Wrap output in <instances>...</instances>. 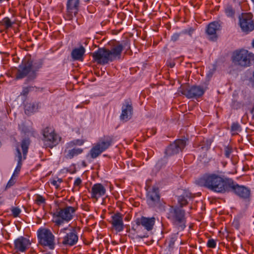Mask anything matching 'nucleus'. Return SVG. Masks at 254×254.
I'll use <instances>...</instances> for the list:
<instances>
[{
    "instance_id": "12",
    "label": "nucleus",
    "mask_w": 254,
    "mask_h": 254,
    "mask_svg": "<svg viewBox=\"0 0 254 254\" xmlns=\"http://www.w3.org/2000/svg\"><path fill=\"white\" fill-rule=\"evenodd\" d=\"M43 142L47 147L52 148L58 145L61 140V137L56 132L53 127H47L42 131Z\"/></svg>"
},
{
    "instance_id": "39",
    "label": "nucleus",
    "mask_w": 254,
    "mask_h": 254,
    "mask_svg": "<svg viewBox=\"0 0 254 254\" xmlns=\"http://www.w3.org/2000/svg\"><path fill=\"white\" fill-rule=\"evenodd\" d=\"M82 184V180L80 178H77L75 179L73 185L74 187L75 188L76 187H78L79 188L81 187Z\"/></svg>"
},
{
    "instance_id": "42",
    "label": "nucleus",
    "mask_w": 254,
    "mask_h": 254,
    "mask_svg": "<svg viewBox=\"0 0 254 254\" xmlns=\"http://www.w3.org/2000/svg\"><path fill=\"white\" fill-rule=\"evenodd\" d=\"M180 34L179 33H174L171 37V40L173 42L177 41L180 37Z\"/></svg>"
},
{
    "instance_id": "40",
    "label": "nucleus",
    "mask_w": 254,
    "mask_h": 254,
    "mask_svg": "<svg viewBox=\"0 0 254 254\" xmlns=\"http://www.w3.org/2000/svg\"><path fill=\"white\" fill-rule=\"evenodd\" d=\"M176 240V238L175 236L172 237L170 238L168 242V246L170 248H172L173 247Z\"/></svg>"
},
{
    "instance_id": "32",
    "label": "nucleus",
    "mask_w": 254,
    "mask_h": 254,
    "mask_svg": "<svg viewBox=\"0 0 254 254\" xmlns=\"http://www.w3.org/2000/svg\"><path fill=\"white\" fill-rule=\"evenodd\" d=\"M225 13L227 16L232 17L235 15V10L232 5H228L225 8Z\"/></svg>"
},
{
    "instance_id": "23",
    "label": "nucleus",
    "mask_w": 254,
    "mask_h": 254,
    "mask_svg": "<svg viewBox=\"0 0 254 254\" xmlns=\"http://www.w3.org/2000/svg\"><path fill=\"white\" fill-rule=\"evenodd\" d=\"M83 152V149L81 148L76 147H68L66 143V147L64 150L65 153V157L66 159H71L75 156L81 154Z\"/></svg>"
},
{
    "instance_id": "29",
    "label": "nucleus",
    "mask_w": 254,
    "mask_h": 254,
    "mask_svg": "<svg viewBox=\"0 0 254 254\" xmlns=\"http://www.w3.org/2000/svg\"><path fill=\"white\" fill-rule=\"evenodd\" d=\"M15 22L10 20L9 17H5L0 21L1 25L3 26L5 29H8L12 27V25L15 24Z\"/></svg>"
},
{
    "instance_id": "44",
    "label": "nucleus",
    "mask_w": 254,
    "mask_h": 254,
    "mask_svg": "<svg viewBox=\"0 0 254 254\" xmlns=\"http://www.w3.org/2000/svg\"><path fill=\"white\" fill-rule=\"evenodd\" d=\"M251 113L252 114V118H253V119L254 120V107L253 108V109L251 111Z\"/></svg>"
},
{
    "instance_id": "8",
    "label": "nucleus",
    "mask_w": 254,
    "mask_h": 254,
    "mask_svg": "<svg viewBox=\"0 0 254 254\" xmlns=\"http://www.w3.org/2000/svg\"><path fill=\"white\" fill-rule=\"evenodd\" d=\"M77 230L79 228L76 227L69 226L61 229L59 235H62V244L64 246L71 247L76 245L78 241Z\"/></svg>"
},
{
    "instance_id": "11",
    "label": "nucleus",
    "mask_w": 254,
    "mask_h": 254,
    "mask_svg": "<svg viewBox=\"0 0 254 254\" xmlns=\"http://www.w3.org/2000/svg\"><path fill=\"white\" fill-rule=\"evenodd\" d=\"M37 234L38 243L40 245L50 250L55 249V237L50 229L40 228Z\"/></svg>"
},
{
    "instance_id": "30",
    "label": "nucleus",
    "mask_w": 254,
    "mask_h": 254,
    "mask_svg": "<svg viewBox=\"0 0 254 254\" xmlns=\"http://www.w3.org/2000/svg\"><path fill=\"white\" fill-rule=\"evenodd\" d=\"M84 142L85 141L83 139H77L70 141L67 143V144L68 147H75L76 145L81 146Z\"/></svg>"
},
{
    "instance_id": "31",
    "label": "nucleus",
    "mask_w": 254,
    "mask_h": 254,
    "mask_svg": "<svg viewBox=\"0 0 254 254\" xmlns=\"http://www.w3.org/2000/svg\"><path fill=\"white\" fill-rule=\"evenodd\" d=\"M34 202L38 206L46 204V199L41 195L37 194L35 195Z\"/></svg>"
},
{
    "instance_id": "21",
    "label": "nucleus",
    "mask_w": 254,
    "mask_h": 254,
    "mask_svg": "<svg viewBox=\"0 0 254 254\" xmlns=\"http://www.w3.org/2000/svg\"><path fill=\"white\" fill-rule=\"evenodd\" d=\"M13 245L16 253H24L29 248L31 242L29 239L21 236L14 240Z\"/></svg>"
},
{
    "instance_id": "1",
    "label": "nucleus",
    "mask_w": 254,
    "mask_h": 254,
    "mask_svg": "<svg viewBox=\"0 0 254 254\" xmlns=\"http://www.w3.org/2000/svg\"><path fill=\"white\" fill-rule=\"evenodd\" d=\"M124 48H126L127 50L130 49L128 41L124 42L122 44L118 43L113 46L111 50L105 48H99L92 53V57L98 64L104 65L110 62L120 59Z\"/></svg>"
},
{
    "instance_id": "14",
    "label": "nucleus",
    "mask_w": 254,
    "mask_h": 254,
    "mask_svg": "<svg viewBox=\"0 0 254 254\" xmlns=\"http://www.w3.org/2000/svg\"><path fill=\"white\" fill-rule=\"evenodd\" d=\"M239 25L246 34L252 32L254 30L253 14L251 12L242 13L239 17Z\"/></svg>"
},
{
    "instance_id": "17",
    "label": "nucleus",
    "mask_w": 254,
    "mask_h": 254,
    "mask_svg": "<svg viewBox=\"0 0 254 254\" xmlns=\"http://www.w3.org/2000/svg\"><path fill=\"white\" fill-rule=\"evenodd\" d=\"M133 114V107L132 102L130 99L126 100L122 105V113L120 119L124 122L129 120Z\"/></svg>"
},
{
    "instance_id": "18",
    "label": "nucleus",
    "mask_w": 254,
    "mask_h": 254,
    "mask_svg": "<svg viewBox=\"0 0 254 254\" xmlns=\"http://www.w3.org/2000/svg\"><path fill=\"white\" fill-rule=\"evenodd\" d=\"M79 0H67L66 17L67 20H71L73 17L76 16L79 11Z\"/></svg>"
},
{
    "instance_id": "46",
    "label": "nucleus",
    "mask_w": 254,
    "mask_h": 254,
    "mask_svg": "<svg viewBox=\"0 0 254 254\" xmlns=\"http://www.w3.org/2000/svg\"><path fill=\"white\" fill-rule=\"evenodd\" d=\"M252 46L253 48H254V39L253 40L252 42Z\"/></svg>"
},
{
    "instance_id": "27",
    "label": "nucleus",
    "mask_w": 254,
    "mask_h": 254,
    "mask_svg": "<svg viewBox=\"0 0 254 254\" xmlns=\"http://www.w3.org/2000/svg\"><path fill=\"white\" fill-rule=\"evenodd\" d=\"M17 151V156L18 157V160H17V165L15 169V170L12 174L13 177H17L19 174V172L20 171L21 166L22 165V156L21 155V153L20 152V149L18 148H17L16 149Z\"/></svg>"
},
{
    "instance_id": "7",
    "label": "nucleus",
    "mask_w": 254,
    "mask_h": 254,
    "mask_svg": "<svg viewBox=\"0 0 254 254\" xmlns=\"http://www.w3.org/2000/svg\"><path fill=\"white\" fill-rule=\"evenodd\" d=\"M76 210V207L70 206L59 208L54 213V222L58 226L68 223L73 219Z\"/></svg>"
},
{
    "instance_id": "34",
    "label": "nucleus",
    "mask_w": 254,
    "mask_h": 254,
    "mask_svg": "<svg viewBox=\"0 0 254 254\" xmlns=\"http://www.w3.org/2000/svg\"><path fill=\"white\" fill-rule=\"evenodd\" d=\"M11 214L13 217H17L20 214L21 210L18 207H12L11 208Z\"/></svg>"
},
{
    "instance_id": "2",
    "label": "nucleus",
    "mask_w": 254,
    "mask_h": 254,
    "mask_svg": "<svg viewBox=\"0 0 254 254\" xmlns=\"http://www.w3.org/2000/svg\"><path fill=\"white\" fill-rule=\"evenodd\" d=\"M230 180L231 178L215 173H207L200 178L197 183L214 192L225 193L228 190Z\"/></svg>"
},
{
    "instance_id": "36",
    "label": "nucleus",
    "mask_w": 254,
    "mask_h": 254,
    "mask_svg": "<svg viewBox=\"0 0 254 254\" xmlns=\"http://www.w3.org/2000/svg\"><path fill=\"white\" fill-rule=\"evenodd\" d=\"M33 88V87L32 86H28V87H25L23 88V90L22 91V92L21 93V95H23L24 96H26L30 91H31L32 89Z\"/></svg>"
},
{
    "instance_id": "38",
    "label": "nucleus",
    "mask_w": 254,
    "mask_h": 254,
    "mask_svg": "<svg viewBox=\"0 0 254 254\" xmlns=\"http://www.w3.org/2000/svg\"><path fill=\"white\" fill-rule=\"evenodd\" d=\"M15 177H13V176H12L10 179L9 180L6 185V188H9L14 185V184L15 183Z\"/></svg>"
},
{
    "instance_id": "15",
    "label": "nucleus",
    "mask_w": 254,
    "mask_h": 254,
    "mask_svg": "<svg viewBox=\"0 0 254 254\" xmlns=\"http://www.w3.org/2000/svg\"><path fill=\"white\" fill-rule=\"evenodd\" d=\"M186 145V141L185 140L181 139L176 140L165 149L164 158H168L178 154L184 149Z\"/></svg>"
},
{
    "instance_id": "13",
    "label": "nucleus",
    "mask_w": 254,
    "mask_h": 254,
    "mask_svg": "<svg viewBox=\"0 0 254 254\" xmlns=\"http://www.w3.org/2000/svg\"><path fill=\"white\" fill-rule=\"evenodd\" d=\"M232 192L239 197L241 199L245 200H249L251 197V190L248 188L240 185L234 180L231 179L228 190L226 192Z\"/></svg>"
},
{
    "instance_id": "5",
    "label": "nucleus",
    "mask_w": 254,
    "mask_h": 254,
    "mask_svg": "<svg viewBox=\"0 0 254 254\" xmlns=\"http://www.w3.org/2000/svg\"><path fill=\"white\" fill-rule=\"evenodd\" d=\"M166 217L178 230H183L186 227L185 210L178 206H170Z\"/></svg>"
},
{
    "instance_id": "43",
    "label": "nucleus",
    "mask_w": 254,
    "mask_h": 254,
    "mask_svg": "<svg viewBox=\"0 0 254 254\" xmlns=\"http://www.w3.org/2000/svg\"><path fill=\"white\" fill-rule=\"evenodd\" d=\"M51 184L54 186L57 189H58L60 188V185L58 184V181H56V180H52L51 182Z\"/></svg>"
},
{
    "instance_id": "41",
    "label": "nucleus",
    "mask_w": 254,
    "mask_h": 254,
    "mask_svg": "<svg viewBox=\"0 0 254 254\" xmlns=\"http://www.w3.org/2000/svg\"><path fill=\"white\" fill-rule=\"evenodd\" d=\"M194 29L193 28L190 27V28L188 29L185 30L184 31V33L187 34L189 35H190V36H191V35H192L193 32H194Z\"/></svg>"
},
{
    "instance_id": "37",
    "label": "nucleus",
    "mask_w": 254,
    "mask_h": 254,
    "mask_svg": "<svg viewBox=\"0 0 254 254\" xmlns=\"http://www.w3.org/2000/svg\"><path fill=\"white\" fill-rule=\"evenodd\" d=\"M207 246L209 248H215L216 246V243L214 239H209L207 243Z\"/></svg>"
},
{
    "instance_id": "52",
    "label": "nucleus",
    "mask_w": 254,
    "mask_h": 254,
    "mask_svg": "<svg viewBox=\"0 0 254 254\" xmlns=\"http://www.w3.org/2000/svg\"><path fill=\"white\" fill-rule=\"evenodd\" d=\"M150 182V181H148L147 183Z\"/></svg>"
},
{
    "instance_id": "25",
    "label": "nucleus",
    "mask_w": 254,
    "mask_h": 254,
    "mask_svg": "<svg viewBox=\"0 0 254 254\" xmlns=\"http://www.w3.org/2000/svg\"><path fill=\"white\" fill-rule=\"evenodd\" d=\"M191 192L188 190H185L183 193L179 196L178 197V202L179 204V207L182 208L184 206H186L188 203V198L193 197Z\"/></svg>"
},
{
    "instance_id": "33",
    "label": "nucleus",
    "mask_w": 254,
    "mask_h": 254,
    "mask_svg": "<svg viewBox=\"0 0 254 254\" xmlns=\"http://www.w3.org/2000/svg\"><path fill=\"white\" fill-rule=\"evenodd\" d=\"M232 152L233 149L231 145H228L224 146V155L226 158H229Z\"/></svg>"
},
{
    "instance_id": "20",
    "label": "nucleus",
    "mask_w": 254,
    "mask_h": 254,
    "mask_svg": "<svg viewBox=\"0 0 254 254\" xmlns=\"http://www.w3.org/2000/svg\"><path fill=\"white\" fill-rule=\"evenodd\" d=\"M123 217L124 215L120 212H117L111 216L110 222L112 225V228L116 233L121 232L124 230Z\"/></svg>"
},
{
    "instance_id": "4",
    "label": "nucleus",
    "mask_w": 254,
    "mask_h": 254,
    "mask_svg": "<svg viewBox=\"0 0 254 254\" xmlns=\"http://www.w3.org/2000/svg\"><path fill=\"white\" fill-rule=\"evenodd\" d=\"M154 217L142 216L135 220V225L131 228V230L136 234V238H144L148 237V232L152 230L155 224Z\"/></svg>"
},
{
    "instance_id": "48",
    "label": "nucleus",
    "mask_w": 254,
    "mask_h": 254,
    "mask_svg": "<svg viewBox=\"0 0 254 254\" xmlns=\"http://www.w3.org/2000/svg\"><path fill=\"white\" fill-rule=\"evenodd\" d=\"M173 65H173V64H171V67H173Z\"/></svg>"
},
{
    "instance_id": "26",
    "label": "nucleus",
    "mask_w": 254,
    "mask_h": 254,
    "mask_svg": "<svg viewBox=\"0 0 254 254\" xmlns=\"http://www.w3.org/2000/svg\"><path fill=\"white\" fill-rule=\"evenodd\" d=\"M40 107V103L37 102L27 103L25 105V112L26 114L36 112Z\"/></svg>"
},
{
    "instance_id": "28",
    "label": "nucleus",
    "mask_w": 254,
    "mask_h": 254,
    "mask_svg": "<svg viewBox=\"0 0 254 254\" xmlns=\"http://www.w3.org/2000/svg\"><path fill=\"white\" fill-rule=\"evenodd\" d=\"M30 143V141L29 138H24L21 141V147L23 153V160H25L26 158Z\"/></svg>"
},
{
    "instance_id": "47",
    "label": "nucleus",
    "mask_w": 254,
    "mask_h": 254,
    "mask_svg": "<svg viewBox=\"0 0 254 254\" xmlns=\"http://www.w3.org/2000/svg\"><path fill=\"white\" fill-rule=\"evenodd\" d=\"M82 164H83V165L84 166H86V164H85V163L84 162H83L82 163Z\"/></svg>"
},
{
    "instance_id": "49",
    "label": "nucleus",
    "mask_w": 254,
    "mask_h": 254,
    "mask_svg": "<svg viewBox=\"0 0 254 254\" xmlns=\"http://www.w3.org/2000/svg\"><path fill=\"white\" fill-rule=\"evenodd\" d=\"M173 65H173V64H171V67H173Z\"/></svg>"
},
{
    "instance_id": "22",
    "label": "nucleus",
    "mask_w": 254,
    "mask_h": 254,
    "mask_svg": "<svg viewBox=\"0 0 254 254\" xmlns=\"http://www.w3.org/2000/svg\"><path fill=\"white\" fill-rule=\"evenodd\" d=\"M89 193L91 198L95 199L97 201L99 198L106 194V189L102 184L96 183L92 187Z\"/></svg>"
},
{
    "instance_id": "24",
    "label": "nucleus",
    "mask_w": 254,
    "mask_h": 254,
    "mask_svg": "<svg viewBox=\"0 0 254 254\" xmlns=\"http://www.w3.org/2000/svg\"><path fill=\"white\" fill-rule=\"evenodd\" d=\"M85 52V49L81 45L79 48H74L72 50L71 53V57L74 60L82 61Z\"/></svg>"
},
{
    "instance_id": "35",
    "label": "nucleus",
    "mask_w": 254,
    "mask_h": 254,
    "mask_svg": "<svg viewBox=\"0 0 254 254\" xmlns=\"http://www.w3.org/2000/svg\"><path fill=\"white\" fill-rule=\"evenodd\" d=\"M231 130L234 132L241 131V126L237 122L233 123L231 127Z\"/></svg>"
},
{
    "instance_id": "6",
    "label": "nucleus",
    "mask_w": 254,
    "mask_h": 254,
    "mask_svg": "<svg viewBox=\"0 0 254 254\" xmlns=\"http://www.w3.org/2000/svg\"><path fill=\"white\" fill-rule=\"evenodd\" d=\"M231 59L235 65L245 68L251 65L254 54L244 49L236 50L232 53Z\"/></svg>"
},
{
    "instance_id": "3",
    "label": "nucleus",
    "mask_w": 254,
    "mask_h": 254,
    "mask_svg": "<svg viewBox=\"0 0 254 254\" xmlns=\"http://www.w3.org/2000/svg\"><path fill=\"white\" fill-rule=\"evenodd\" d=\"M42 65L43 62L41 60L33 61L30 59H24L18 66L15 79H21L26 76L30 80L35 79Z\"/></svg>"
},
{
    "instance_id": "19",
    "label": "nucleus",
    "mask_w": 254,
    "mask_h": 254,
    "mask_svg": "<svg viewBox=\"0 0 254 254\" xmlns=\"http://www.w3.org/2000/svg\"><path fill=\"white\" fill-rule=\"evenodd\" d=\"M221 23L218 21H214L207 25L206 33L208 39L212 41H216L218 38L217 31L221 29Z\"/></svg>"
},
{
    "instance_id": "16",
    "label": "nucleus",
    "mask_w": 254,
    "mask_h": 254,
    "mask_svg": "<svg viewBox=\"0 0 254 254\" xmlns=\"http://www.w3.org/2000/svg\"><path fill=\"white\" fill-rule=\"evenodd\" d=\"M205 90L206 89L201 86L193 85L191 87H183L181 92L189 99H197L201 97Z\"/></svg>"
},
{
    "instance_id": "10",
    "label": "nucleus",
    "mask_w": 254,
    "mask_h": 254,
    "mask_svg": "<svg viewBox=\"0 0 254 254\" xmlns=\"http://www.w3.org/2000/svg\"><path fill=\"white\" fill-rule=\"evenodd\" d=\"M147 191L146 199V203L149 207L158 208L160 210H165V203L160 202V196L158 188L153 187L150 189V186L147 184L145 187Z\"/></svg>"
},
{
    "instance_id": "9",
    "label": "nucleus",
    "mask_w": 254,
    "mask_h": 254,
    "mask_svg": "<svg viewBox=\"0 0 254 254\" xmlns=\"http://www.w3.org/2000/svg\"><path fill=\"white\" fill-rule=\"evenodd\" d=\"M114 137L112 135H104L100 137L98 141L92 147L89 152L91 158L95 159L103 152L108 149L113 144Z\"/></svg>"
},
{
    "instance_id": "45",
    "label": "nucleus",
    "mask_w": 254,
    "mask_h": 254,
    "mask_svg": "<svg viewBox=\"0 0 254 254\" xmlns=\"http://www.w3.org/2000/svg\"><path fill=\"white\" fill-rule=\"evenodd\" d=\"M56 181H58V184L60 185V184L63 182V180L62 179H58Z\"/></svg>"
},
{
    "instance_id": "51",
    "label": "nucleus",
    "mask_w": 254,
    "mask_h": 254,
    "mask_svg": "<svg viewBox=\"0 0 254 254\" xmlns=\"http://www.w3.org/2000/svg\"><path fill=\"white\" fill-rule=\"evenodd\" d=\"M150 182V181H148L147 183Z\"/></svg>"
},
{
    "instance_id": "50",
    "label": "nucleus",
    "mask_w": 254,
    "mask_h": 254,
    "mask_svg": "<svg viewBox=\"0 0 254 254\" xmlns=\"http://www.w3.org/2000/svg\"><path fill=\"white\" fill-rule=\"evenodd\" d=\"M150 182V181H148L147 183Z\"/></svg>"
}]
</instances>
